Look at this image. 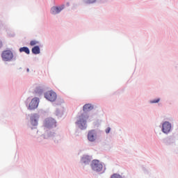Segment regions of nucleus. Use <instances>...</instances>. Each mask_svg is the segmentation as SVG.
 I'll return each mask as SVG.
<instances>
[{"mask_svg": "<svg viewBox=\"0 0 178 178\" xmlns=\"http://www.w3.org/2000/svg\"><path fill=\"white\" fill-rule=\"evenodd\" d=\"M94 109V106L91 104H86L83 107V113H82L79 116H78L77 120L75 122L77 127L80 129V130H86L87 129V120L88 119V113L90 111Z\"/></svg>", "mask_w": 178, "mask_h": 178, "instance_id": "f257e3e1", "label": "nucleus"}, {"mask_svg": "<svg viewBox=\"0 0 178 178\" xmlns=\"http://www.w3.org/2000/svg\"><path fill=\"white\" fill-rule=\"evenodd\" d=\"M90 169L97 175H104L106 171V165L98 159H93L90 163Z\"/></svg>", "mask_w": 178, "mask_h": 178, "instance_id": "f03ea898", "label": "nucleus"}, {"mask_svg": "<svg viewBox=\"0 0 178 178\" xmlns=\"http://www.w3.org/2000/svg\"><path fill=\"white\" fill-rule=\"evenodd\" d=\"M3 62H15L17 59V54H13L10 50H4L1 53Z\"/></svg>", "mask_w": 178, "mask_h": 178, "instance_id": "7ed1b4c3", "label": "nucleus"}, {"mask_svg": "<svg viewBox=\"0 0 178 178\" xmlns=\"http://www.w3.org/2000/svg\"><path fill=\"white\" fill-rule=\"evenodd\" d=\"M99 132L97 129H92L88 131V140L90 143H95L97 140H98V137H99Z\"/></svg>", "mask_w": 178, "mask_h": 178, "instance_id": "20e7f679", "label": "nucleus"}, {"mask_svg": "<svg viewBox=\"0 0 178 178\" xmlns=\"http://www.w3.org/2000/svg\"><path fill=\"white\" fill-rule=\"evenodd\" d=\"M43 126L44 129L51 130L56 127V120L52 118H47L44 120Z\"/></svg>", "mask_w": 178, "mask_h": 178, "instance_id": "39448f33", "label": "nucleus"}, {"mask_svg": "<svg viewBox=\"0 0 178 178\" xmlns=\"http://www.w3.org/2000/svg\"><path fill=\"white\" fill-rule=\"evenodd\" d=\"M173 131V127L172 126V123L169 121H164L162 123L161 131L163 134H170Z\"/></svg>", "mask_w": 178, "mask_h": 178, "instance_id": "423d86ee", "label": "nucleus"}, {"mask_svg": "<svg viewBox=\"0 0 178 178\" xmlns=\"http://www.w3.org/2000/svg\"><path fill=\"white\" fill-rule=\"evenodd\" d=\"M91 162H92V156L89 154H83L80 159V163L83 166H87L90 165L91 166Z\"/></svg>", "mask_w": 178, "mask_h": 178, "instance_id": "0eeeda50", "label": "nucleus"}, {"mask_svg": "<svg viewBox=\"0 0 178 178\" xmlns=\"http://www.w3.org/2000/svg\"><path fill=\"white\" fill-rule=\"evenodd\" d=\"M44 95V98H46L47 101H50V102H55V101H56L57 95L54 90H49L46 92Z\"/></svg>", "mask_w": 178, "mask_h": 178, "instance_id": "6e6552de", "label": "nucleus"}, {"mask_svg": "<svg viewBox=\"0 0 178 178\" xmlns=\"http://www.w3.org/2000/svg\"><path fill=\"white\" fill-rule=\"evenodd\" d=\"M177 137V134H172L170 136L163 139V143L165 145H172V144H174V143L176 142Z\"/></svg>", "mask_w": 178, "mask_h": 178, "instance_id": "1a4fd4ad", "label": "nucleus"}, {"mask_svg": "<svg viewBox=\"0 0 178 178\" xmlns=\"http://www.w3.org/2000/svg\"><path fill=\"white\" fill-rule=\"evenodd\" d=\"M39 104H40V98L38 97L33 98L31 102L29 103V105L28 106V110L35 111V109H37L38 108Z\"/></svg>", "mask_w": 178, "mask_h": 178, "instance_id": "9d476101", "label": "nucleus"}, {"mask_svg": "<svg viewBox=\"0 0 178 178\" xmlns=\"http://www.w3.org/2000/svg\"><path fill=\"white\" fill-rule=\"evenodd\" d=\"M63 9H65V4H62L60 6H54L51 8L50 13L51 15H53L55 16L56 15H59V13H60V12H62Z\"/></svg>", "mask_w": 178, "mask_h": 178, "instance_id": "9b49d317", "label": "nucleus"}, {"mask_svg": "<svg viewBox=\"0 0 178 178\" xmlns=\"http://www.w3.org/2000/svg\"><path fill=\"white\" fill-rule=\"evenodd\" d=\"M40 120V114L38 113H33L31 114L30 116V123L31 126L34 127L38 126V121Z\"/></svg>", "mask_w": 178, "mask_h": 178, "instance_id": "f8f14e48", "label": "nucleus"}, {"mask_svg": "<svg viewBox=\"0 0 178 178\" xmlns=\"http://www.w3.org/2000/svg\"><path fill=\"white\" fill-rule=\"evenodd\" d=\"M55 131H54V130H47L45 131V132L44 133V137L45 139L49 140V138H54V136H55Z\"/></svg>", "mask_w": 178, "mask_h": 178, "instance_id": "ddd939ff", "label": "nucleus"}, {"mask_svg": "<svg viewBox=\"0 0 178 178\" xmlns=\"http://www.w3.org/2000/svg\"><path fill=\"white\" fill-rule=\"evenodd\" d=\"M32 54H33V55H38L39 54H41V49L40 48V46L36 45L34 46L32 49Z\"/></svg>", "mask_w": 178, "mask_h": 178, "instance_id": "4468645a", "label": "nucleus"}, {"mask_svg": "<svg viewBox=\"0 0 178 178\" xmlns=\"http://www.w3.org/2000/svg\"><path fill=\"white\" fill-rule=\"evenodd\" d=\"M20 53L25 52L26 55H30V49L27 47H22L19 49Z\"/></svg>", "mask_w": 178, "mask_h": 178, "instance_id": "2eb2a0df", "label": "nucleus"}, {"mask_svg": "<svg viewBox=\"0 0 178 178\" xmlns=\"http://www.w3.org/2000/svg\"><path fill=\"white\" fill-rule=\"evenodd\" d=\"M35 92L38 95H42V94L44 93V88H42V87L41 86L36 87L35 89Z\"/></svg>", "mask_w": 178, "mask_h": 178, "instance_id": "dca6fc26", "label": "nucleus"}, {"mask_svg": "<svg viewBox=\"0 0 178 178\" xmlns=\"http://www.w3.org/2000/svg\"><path fill=\"white\" fill-rule=\"evenodd\" d=\"M98 0H82L83 3L85 5H92L93 3H96Z\"/></svg>", "mask_w": 178, "mask_h": 178, "instance_id": "f3484780", "label": "nucleus"}, {"mask_svg": "<svg viewBox=\"0 0 178 178\" xmlns=\"http://www.w3.org/2000/svg\"><path fill=\"white\" fill-rule=\"evenodd\" d=\"M53 140L54 143H59V141H60V135L55 134V135L53 136Z\"/></svg>", "mask_w": 178, "mask_h": 178, "instance_id": "a211bd4d", "label": "nucleus"}, {"mask_svg": "<svg viewBox=\"0 0 178 178\" xmlns=\"http://www.w3.org/2000/svg\"><path fill=\"white\" fill-rule=\"evenodd\" d=\"M149 104H159V102H161V97H157L156 99L149 100Z\"/></svg>", "mask_w": 178, "mask_h": 178, "instance_id": "6ab92c4d", "label": "nucleus"}, {"mask_svg": "<svg viewBox=\"0 0 178 178\" xmlns=\"http://www.w3.org/2000/svg\"><path fill=\"white\" fill-rule=\"evenodd\" d=\"M56 115L58 116V118H62V116H63V112L59 108H57L56 111Z\"/></svg>", "mask_w": 178, "mask_h": 178, "instance_id": "aec40b11", "label": "nucleus"}, {"mask_svg": "<svg viewBox=\"0 0 178 178\" xmlns=\"http://www.w3.org/2000/svg\"><path fill=\"white\" fill-rule=\"evenodd\" d=\"M44 140H46L44 136V134L42 136H40L36 138L37 143H42V141H44Z\"/></svg>", "mask_w": 178, "mask_h": 178, "instance_id": "412c9836", "label": "nucleus"}, {"mask_svg": "<svg viewBox=\"0 0 178 178\" xmlns=\"http://www.w3.org/2000/svg\"><path fill=\"white\" fill-rule=\"evenodd\" d=\"M63 104V99H57V100L54 104V106H56V105H62Z\"/></svg>", "mask_w": 178, "mask_h": 178, "instance_id": "4be33fe9", "label": "nucleus"}, {"mask_svg": "<svg viewBox=\"0 0 178 178\" xmlns=\"http://www.w3.org/2000/svg\"><path fill=\"white\" fill-rule=\"evenodd\" d=\"M110 178H126L125 176H122L119 174H113L111 176Z\"/></svg>", "mask_w": 178, "mask_h": 178, "instance_id": "5701e85b", "label": "nucleus"}, {"mask_svg": "<svg viewBox=\"0 0 178 178\" xmlns=\"http://www.w3.org/2000/svg\"><path fill=\"white\" fill-rule=\"evenodd\" d=\"M36 44H38V41L31 40V41L30 42V45H31V47H34V45H36Z\"/></svg>", "mask_w": 178, "mask_h": 178, "instance_id": "b1692460", "label": "nucleus"}, {"mask_svg": "<svg viewBox=\"0 0 178 178\" xmlns=\"http://www.w3.org/2000/svg\"><path fill=\"white\" fill-rule=\"evenodd\" d=\"M143 170L144 173H145V175H149V171H148V170H147V168H143Z\"/></svg>", "mask_w": 178, "mask_h": 178, "instance_id": "393cba45", "label": "nucleus"}, {"mask_svg": "<svg viewBox=\"0 0 178 178\" xmlns=\"http://www.w3.org/2000/svg\"><path fill=\"white\" fill-rule=\"evenodd\" d=\"M111 133V127H107L106 129V134H109Z\"/></svg>", "mask_w": 178, "mask_h": 178, "instance_id": "a878e982", "label": "nucleus"}, {"mask_svg": "<svg viewBox=\"0 0 178 178\" xmlns=\"http://www.w3.org/2000/svg\"><path fill=\"white\" fill-rule=\"evenodd\" d=\"M3 47V43L2 42V40H0V49Z\"/></svg>", "mask_w": 178, "mask_h": 178, "instance_id": "bb28decb", "label": "nucleus"}, {"mask_svg": "<svg viewBox=\"0 0 178 178\" xmlns=\"http://www.w3.org/2000/svg\"><path fill=\"white\" fill-rule=\"evenodd\" d=\"M66 6H67V7L70 6V3L67 2V3H66Z\"/></svg>", "mask_w": 178, "mask_h": 178, "instance_id": "cd10ccee", "label": "nucleus"}, {"mask_svg": "<svg viewBox=\"0 0 178 178\" xmlns=\"http://www.w3.org/2000/svg\"><path fill=\"white\" fill-rule=\"evenodd\" d=\"M26 72H27V73H29L30 72V69L27 68Z\"/></svg>", "mask_w": 178, "mask_h": 178, "instance_id": "c85d7f7f", "label": "nucleus"}]
</instances>
